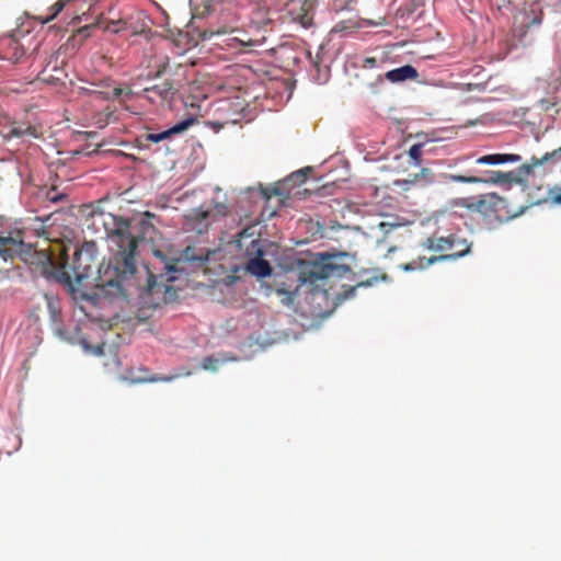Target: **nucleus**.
<instances>
[{
	"label": "nucleus",
	"instance_id": "72a5a7b5",
	"mask_svg": "<svg viewBox=\"0 0 561 561\" xmlns=\"http://www.w3.org/2000/svg\"><path fill=\"white\" fill-rule=\"evenodd\" d=\"M377 64V59L374 57H368L365 59V66L366 67H375Z\"/></svg>",
	"mask_w": 561,
	"mask_h": 561
},
{
	"label": "nucleus",
	"instance_id": "a19ab883",
	"mask_svg": "<svg viewBox=\"0 0 561 561\" xmlns=\"http://www.w3.org/2000/svg\"><path fill=\"white\" fill-rule=\"evenodd\" d=\"M343 28H344V27H343V26H341V24H337V25H335V27H334V30H336V31H341V30H343Z\"/></svg>",
	"mask_w": 561,
	"mask_h": 561
},
{
	"label": "nucleus",
	"instance_id": "2f4dec72",
	"mask_svg": "<svg viewBox=\"0 0 561 561\" xmlns=\"http://www.w3.org/2000/svg\"><path fill=\"white\" fill-rule=\"evenodd\" d=\"M280 191L278 187H273L271 190L266 188L263 191V195L266 199H270L273 195H280Z\"/></svg>",
	"mask_w": 561,
	"mask_h": 561
},
{
	"label": "nucleus",
	"instance_id": "f704fd0d",
	"mask_svg": "<svg viewBox=\"0 0 561 561\" xmlns=\"http://www.w3.org/2000/svg\"><path fill=\"white\" fill-rule=\"evenodd\" d=\"M154 276L152 274H149V289L154 290L156 287H159V285L156 284L153 280Z\"/></svg>",
	"mask_w": 561,
	"mask_h": 561
},
{
	"label": "nucleus",
	"instance_id": "9d476101",
	"mask_svg": "<svg viewBox=\"0 0 561 561\" xmlns=\"http://www.w3.org/2000/svg\"><path fill=\"white\" fill-rule=\"evenodd\" d=\"M4 136L7 138H38L39 133L36 127L27 123L13 122L8 126Z\"/></svg>",
	"mask_w": 561,
	"mask_h": 561
},
{
	"label": "nucleus",
	"instance_id": "f3484780",
	"mask_svg": "<svg viewBox=\"0 0 561 561\" xmlns=\"http://www.w3.org/2000/svg\"><path fill=\"white\" fill-rule=\"evenodd\" d=\"M456 205L458 206H461V207H466L467 209L471 210V211H478V213H481V214H488V211L490 210V203L489 201L485 198V197H481V198H461L459 201L456 202Z\"/></svg>",
	"mask_w": 561,
	"mask_h": 561
},
{
	"label": "nucleus",
	"instance_id": "e433bc0d",
	"mask_svg": "<svg viewBox=\"0 0 561 561\" xmlns=\"http://www.w3.org/2000/svg\"><path fill=\"white\" fill-rule=\"evenodd\" d=\"M310 21L311 19L307 14L302 15L301 23L304 26H308L310 24Z\"/></svg>",
	"mask_w": 561,
	"mask_h": 561
},
{
	"label": "nucleus",
	"instance_id": "4be33fe9",
	"mask_svg": "<svg viewBox=\"0 0 561 561\" xmlns=\"http://www.w3.org/2000/svg\"><path fill=\"white\" fill-rule=\"evenodd\" d=\"M423 147L424 144H414L408 151V154L415 167H420L422 164Z\"/></svg>",
	"mask_w": 561,
	"mask_h": 561
},
{
	"label": "nucleus",
	"instance_id": "f03ea898",
	"mask_svg": "<svg viewBox=\"0 0 561 561\" xmlns=\"http://www.w3.org/2000/svg\"><path fill=\"white\" fill-rule=\"evenodd\" d=\"M95 244L85 243L73 254L71 264L66 263L57 266L54 255L47 251H32L31 247L24 249L23 255H20L26 263L34 266V271L45 277H54L68 285L72 293H80L82 287H88L90 283H84L91 275L93 267L96 266L94 255Z\"/></svg>",
	"mask_w": 561,
	"mask_h": 561
},
{
	"label": "nucleus",
	"instance_id": "423d86ee",
	"mask_svg": "<svg viewBox=\"0 0 561 561\" xmlns=\"http://www.w3.org/2000/svg\"><path fill=\"white\" fill-rule=\"evenodd\" d=\"M176 93L173 83L170 80H164L152 87L145 88L139 94V98L147 100L150 103H164L171 101Z\"/></svg>",
	"mask_w": 561,
	"mask_h": 561
},
{
	"label": "nucleus",
	"instance_id": "c85d7f7f",
	"mask_svg": "<svg viewBox=\"0 0 561 561\" xmlns=\"http://www.w3.org/2000/svg\"><path fill=\"white\" fill-rule=\"evenodd\" d=\"M277 295H279L282 297V302L286 306H289L294 302L295 293H293V291L278 288Z\"/></svg>",
	"mask_w": 561,
	"mask_h": 561
},
{
	"label": "nucleus",
	"instance_id": "9b49d317",
	"mask_svg": "<svg viewBox=\"0 0 561 561\" xmlns=\"http://www.w3.org/2000/svg\"><path fill=\"white\" fill-rule=\"evenodd\" d=\"M453 233L447 237L433 234L422 242V247L434 252H446L453 250Z\"/></svg>",
	"mask_w": 561,
	"mask_h": 561
},
{
	"label": "nucleus",
	"instance_id": "39448f33",
	"mask_svg": "<svg viewBox=\"0 0 561 561\" xmlns=\"http://www.w3.org/2000/svg\"><path fill=\"white\" fill-rule=\"evenodd\" d=\"M26 244L23 240V232L15 230L8 234H0V257L4 261L23 255Z\"/></svg>",
	"mask_w": 561,
	"mask_h": 561
},
{
	"label": "nucleus",
	"instance_id": "1a4fd4ad",
	"mask_svg": "<svg viewBox=\"0 0 561 561\" xmlns=\"http://www.w3.org/2000/svg\"><path fill=\"white\" fill-rule=\"evenodd\" d=\"M94 26L103 28L106 32L119 33L122 31L127 30V22H126V20H124L122 18L112 19L108 16H105L104 13H101L93 23H91L87 26H83L81 28V31H85V30H88L90 27H94Z\"/></svg>",
	"mask_w": 561,
	"mask_h": 561
},
{
	"label": "nucleus",
	"instance_id": "412c9836",
	"mask_svg": "<svg viewBox=\"0 0 561 561\" xmlns=\"http://www.w3.org/2000/svg\"><path fill=\"white\" fill-rule=\"evenodd\" d=\"M546 164V161H543V156L541 158L533 157L528 163H525L519 167L518 172L523 175H529L533 173L534 169L536 167Z\"/></svg>",
	"mask_w": 561,
	"mask_h": 561
},
{
	"label": "nucleus",
	"instance_id": "aec40b11",
	"mask_svg": "<svg viewBox=\"0 0 561 561\" xmlns=\"http://www.w3.org/2000/svg\"><path fill=\"white\" fill-rule=\"evenodd\" d=\"M239 18L234 13L228 12L226 14L225 24L214 31L215 34H227L231 33L237 28Z\"/></svg>",
	"mask_w": 561,
	"mask_h": 561
},
{
	"label": "nucleus",
	"instance_id": "c9c22d12",
	"mask_svg": "<svg viewBox=\"0 0 561 561\" xmlns=\"http://www.w3.org/2000/svg\"><path fill=\"white\" fill-rule=\"evenodd\" d=\"M541 105H542V107H543L546 111H548V110H550L552 106H554V105H556V103H550V102H548L547 100H541Z\"/></svg>",
	"mask_w": 561,
	"mask_h": 561
},
{
	"label": "nucleus",
	"instance_id": "cd10ccee",
	"mask_svg": "<svg viewBox=\"0 0 561 561\" xmlns=\"http://www.w3.org/2000/svg\"><path fill=\"white\" fill-rule=\"evenodd\" d=\"M219 360L213 356H207L202 362V368L205 370L216 371Z\"/></svg>",
	"mask_w": 561,
	"mask_h": 561
},
{
	"label": "nucleus",
	"instance_id": "f257e3e1",
	"mask_svg": "<svg viewBox=\"0 0 561 561\" xmlns=\"http://www.w3.org/2000/svg\"><path fill=\"white\" fill-rule=\"evenodd\" d=\"M114 228L107 230L110 249L113 251V262L99 265L96 276L91 285L95 288L93 295L81 291V298H116L124 295L123 283L136 273V254L138 240L130 233L128 220L113 217Z\"/></svg>",
	"mask_w": 561,
	"mask_h": 561
},
{
	"label": "nucleus",
	"instance_id": "f8f14e48",
	"mask_svg": "<svg viewBox=\"0 0 561 561\" xmlns=\"http://www.w3.org/2000/svg\"><path fill=\"white\" fill-rule=\"evenodd\" d=\"M435 182V174L428 168H422L420 173L415 174L411 180H396L394 184L403 190H409L410 185L420 183L425 186Z\"/></svg>",
	"mask_w": 561,
	"mask_h": 561
},
{
	"label": "nucleus",
	"instance_id": "c756f323",
	"mask_svg": "<svg viewBox=\"0 0 561 561\" xmlns=\"http://www.w3.org/2000/svg\"><path fill=\"white\" fill-rule=\"evenodd\" d=\"M46 198L53 203H57L64 198V195L60 194L56 187H51L46 192Z\"/></svg>",
	"mask_w": 561,
	"mask_h": 561
},
{
	"label": "nucleus",
	"instance_id": "ddd939ff",
	"mask_svg": "<svg viewBox=\"0 0 561 561\" xmlns=\"http://www.w3.org/2000/svg\"><path fill=\"white\" fill-rule=\"evenodd\" d=\"M522 157L515 153H492L478 158L476 163L478 164H503V163H515L519 162Z\"/></svg>",
	"mask_w": 561,
	"mask_h": 561
},
{
	"label": "nucleus",
	"instance_id": "6ab92c4d",
	"mask_svg": "<svg viewBox=\"0 0 561 561\" xmlns=\"http://www.w3.org/2000/svg\"><path fill=\"white\" fill-rule=\"evenodd\" d=\"M228 214V206L225 203H216L214 209L201 210L197 216L201 219H208L215 216L224 217Z\"/></svg>",
	"mask_w": 561,
	"mask_h": 561
},
{
	"label": "nucleus",
	"instance_id": "473e14b6",
	"mask_svg": "<svg viewBox=\"0 0 561 561\" xmlns=\"http://www.w3.org/2000/svg\"><path fill=\"white\" fill-rule=\"evenodd\" d=\"M190 248H186L185 252H184V255L185 257L188 260V261H199L202 263L206 262L207 261V256H198V257H194V256H190Z\"/></svg>",
	"mask_w": 561,
	"mask_h": 561
},
{
	"label": "nucleus",
	"instance_id": "2eb2a0df",
	"mask_svg": "<svg viewBox=\"0 0 561 561\" xmlns=\"http://www.w3.org/2000/svg\"><path fill=\"white\" fill-rule=\"evenodd\" d=\"M247 271L254 276L260 278L267 277L272 274V267L270 263L261 257L251 259L248 262Z\"/></svg>",
	"mask_w": 561,
	"mask_h": 561
},
{
	"label": "nucleus",
	"instance_id": "ea45409f",
	"mask_svg": "<svg viewBox=\"0 0 561 561\" xmlns=\"http://www.w3.org/2000/svg\"><path fill=\"white\" fill-rule=\"evenodd\" d=\"M4 220H5V217L4 216H0V226H3Z\"/></svg>",
	"mask_w": 561,
	"mask_h": 561
},
{
	"label": "nucleus",
	"instance_id": "4c0bfd02",
	"mask_svg": "<svg viewBox=\"0 0 561 561\" xmlns=\"http://www.w3.org/2000/svg\"><path fill=\"white\" fill-rule=\"evenodd\" d=\"M167 270L169 273H173V272H176V267L174 264H168L167 265Z\"/></svg>",
	"mask_w": 561,
	"mask_h": 561
},
{
	"label": "nucleus",
	"instance_id": "a211bd4d",
	"mask_svg": "<svg viewBox=\"0 0 561 561\" xmlns=\"http://www.w3.org/2000/svg\"><path fill=\"white\" fill-rule=\"evenodd\" d=\"M542 10L540 8H530L529 11L523 13V27L525 30L531 26H538L542 22Z\"/></svg>",
	"mask_w": 561,
	"mask_h": 561
},
{
	"label": "nucleus",
	"instance_id": "b1692460",
	"mask_svg": "<svg viewBox=\"0 0 561 561\" xmlns=\"http://www.w3.org/2000/svg\"><path fill=\"white\" fill-rule=\"evenodd\" d=\"M548 199L551 204L561 206V181L548 190Z\"/></svg>",
	"mask_w": 561,
	"mask_h": 561
},
{
	"label": "nucleus",
	"instance_id": "4468645a",
	"mask_svg": "<svg viewBox=\"0 0 561 561\" xmlns=\"http://www.w3.org/2000/svg\"><path fill=\"white\" fill-rule=\"evenodd\" d=\"M417 77V70L411 65H405L400 68L392 69L386 73V78L391 82H401L409 79L414 80Z\"/></svg>",
	"mask_w": 561,
	"mask_h": 561
},
{
	"label": "nucleus",
	"instance_id": "bb28decb",
	"mask_svg": "<svg viewBox=\"0 0 561 561\" xmlns=\"http://www.w3.org/2000/svg\"><path fill=\"white\" fill-rule=\"evenodd\" d=\"M370 283L369 282H362V283H358L356 286H351L348 287L347 289H345L342 294H340L337 297L342 300H345V299H350L352 297H354L355 295V291H356V288L357 287H360V286H368Z\"/></svg>",
	"mask_w": 561,
	"mask_h": 561
},
{
	"label": "nucleus",
	"instance_id": "dca6fc26",
	"mask_svg": "<svg viewBox=\"0 0 561 561\" xmlns=\"http://www.w3.org/2000/svg\"><path fill=\"white\" fill-rule=\"evenodd\" d=\"M196 122H197L196 118L192 117V116L181 121L180 123L175 124L174 126L159 133L160 141L171 139L173 136L186 131Z\"/></svg>",
	"mask_w": 561,
	"mask_h": 561
},
{
	"label": "nucleus",
	"instance_id": "20e7f679",
	"mask_svg": "<svg viewBox=\"0 0 561 561\" xmlns=\"http://www.w3.org/2000/svg\"><path fill=\"white\" fill-rule=\"evenodd\" d=\"M453 250L449 254H440V255H432L430 257L426 256H417L410 263L402 265V268L407 272H413L416 270H425L432 264L443 261H454L456 259L462 257L470 253L471 243L467 241V239L461 238L457 233H453Z\"/></svg>",
	"mask_w": 561,
	"mask_h": 561
},
{
	"label": "nucleus",
	"instance_id": "58836bf2",
	"mask_svg": "<svg viewBox=\"0 0 561 561\" xmlns=\"http://www.w3.org/2000/svg\"><path fill=\"white\" fill-rule=\"evenodd\" d=\"M51 316L55 321H57V318L59 316V312H57L55 309L51 310Z\"/></svg>",
	"mask_w": 561,
	"mask_h": 561
},
{
	"label": "nucleus",
	"instance_id": "0eeeda50",
	"mask_svg": "<svg viewBox=\"0 0 561 561\" xmlns=\"http://www.w3.org/2000/svg\"><path fill=\"white\" fill-rule=\"evenodd\" d=\"M490 178H480L476 175H459V174H445L444 179L450 182H459L467 184L478 183H507L512 180L513 172H489Z\"/></svg>",
	"mask_w": 561,
	"mask_h": 561
},
{
	"label": "nucleus",
	"instance_id": "393cba45",
	"mask_svg": "<svg viewBox=\"0 0 561 561\" xmlns=\"http://www.w3.org/2000/svg\"><path fill=\"white\" fill-rule=\"evenodd\" d=\"M133 95L131 90H125L122 88H114L112 92L105 93V99H127L129 100Z\"/></svg>",
	"mask_w": 561,
	"mask_h": 561
},
{
	"label": "nucleus",
	"instance_id": "6e6552de",
	"mask_svg": "<svg viewBox=\"0 0 561 561\" xmlns=\"http://www.w3.org/2000/svg\"><path fill=\"white\" fill-rule=\"evenodd\" d=\"M421 5V0H393L392 8L397 23H407Z\"/></svg>",
	"mask_w": 561,
	"mask_h": 561
},
{
	"label": "nucleus",
	"instance_id": "5701e85b",
	"mask_svg": "<svg viewBox=\"0 0 561 561\" xmlns=\"http://www.w3.org/2000/svg\"><path fill=\"white\" fill-rule=\"evenodd\" d=\"M140 148H149L150 142H160L159 133H146L137 138Z\"/></svg>",
	"mask_w": 561,
	"mask_h": 561
},
{
	"label": "nucleus",
	"instance_id": "7ed1b4c3",
	"mask_svg": "<svg viewBox=\"0 0 561 561\" xmlns=\"http://www.w3.org/2000/svg\"><path fill=\"white\" fill-rule=\"evenodd\" d=\"M342 256H346V254L323 256L321 261L312 264L309 268L300 273V283L319 288L331 277H343L346 273L351 272V268L337 262V259Z\"/></svg>",
	"mask_w": 561,
	"mask_h": 561
},
{
	"label": "nucleus",
	"instance_id": "7c9ffc66",
	"mask_svg": "<svg viewBox=\"0 0 561 561\" xmlns=\"http://www.w3.org/2000/svg\"><path fill=\"white\" fill-rule=\"evenodd\" d=\"M173 379H174V376H167V377L152 376L150 378H139L136 381L137 382H157V381H171Z\"/></svg>",
	"mask_w": 561,
	"mask_h": 561
},
{
	"label": "nucleus",
	"instance_id": "a878e982",
	"mask_svg": "<svg viewBox=\"0 0 561 561\" xmlns=\"http://www.w3.org/2000/svg\"><path fill=\"white\" fill-rule=\"evenodd\" d=\"M543 161H546V163H557V162H561V146L554 150H552L551 152H546L543 154Z\"/></svg>",
	"mask_w": 561,
	"mask_h": 561
}]
</instances>
